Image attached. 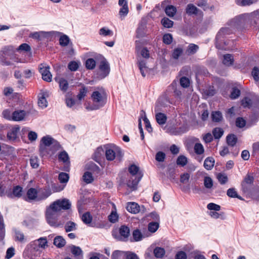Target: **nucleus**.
I'll return each mask as SVG.
<instances>
[{"label": "nucleus", "mask_w": 259, "mask_h": 259, "mask_svg": "<svg viewBox=\"0 0 259 259\" xmlns=\"http://www.w3.org/2000/svg\"><path fill=\"white\" fill-rule=\"evenodd\" d=\"M39 72L42 75V78L48 82L52 80V74L50 71V67L48 65L41 64L39 66Z\"/></svg>", "instance_id": "4468645a"}, {"label": "nucleus", "mask_w": 259, "mask_h": 259, "mask_svg": "<svg viewBox=\"0 0 259 259\" xmlns=\"http://www.w3.org/2000/svg\"><path fill=\"white\" fill-rule=\"evenodd\" d=\"M211 117L213 121L219 122L222 119V115L220 111H214L212 112Z\"/></svg>", "instance_id": "680f3d73"}, {"label": "nucleus", "mask_w": 259, "mask_h": 259, "mask_svg": "<svg viewBox=\"0 0 259 259\" xmlns=\"http://www.w3.org/2000/svg\"><path fill=\"white\" fill-rule=\"evenodd\" d=\"M35 240L41 249H45L48 246V241L46 237H40Z\"/></svg>", "instance_id": "a18cd8bd"}, {"label": "nucleus", "mask_w": 259, "mask_h": 259, "mask_svg": "<svg viewBox=\"0 0 259 259\" xmlns=\"http://www.w3.org/2000/svg\"><path fill=\"white\" fill-rule=\"evenodd\" d=\"M70 41L69 37L66 35H62L59 39V43L61 46L65 47L67 46Z\"/></svg>", "instance_id": "603ef678"}, {"label": "nucleus", "mask_w": 259, "mask_h": 259, "mask_svg": "<svg viewBox=\"0 0 259 259\" xmlns=\"http://www.w3.org/2000/svg\"><path fill=\"white\" fill-rule=\"evenodd\" d=\"M65 229L66 232L75 231L76 229V224L73 222H68L65 225Z\"/></svg>", "instance_id": "79ce46f5"}, {"label": "nucleus", "mask_w": 259, "mask_h": 259, "mask_svg": "<svg viewBox=\"0 0 259 259\" xmlns=\"http://www.w3.org/2000/svg\"><path fill=\"white\" fill-rule=\"evenodd\" d=\"M82 179L87 184L91 183L94 180L92 174L89 171H86L84 173L82 176Z\"/></svg>", "instance_id": "de8ad7c7"}, {"label": "nucleus", "mask_w": 259, "mask_h": 259, "mask_svg": "<svg viewBox=\"0 0 259 259\" xmlns=\"http://www.w3.org/2000/svg\"><path fill=\"white\" fill-rule=\"evenodd\" d=\"M104 150L101 147H98L95 151L93 155V159L97 162L99 163L101 158L104 155Z\"/></svg>", "instance_id": "bb28decb"}, {"label": "nucleus", "mask_w": 259, "mask_h": 259, "mask_svg": "<svg viewBox=\"0 0 259 259\" xmlns=\"http://www.w3.org/2000/svg\"><path fill=\"white\" fill-rule=\"evenodd\" d=\"M60 89L63 92H66L68 88V83L67 80L61 78L58 81Z\"/></svg>", "instance_id": "37998d69"}, {"label": "nucleus", "mask_w": 259, "mask_h": 259, "mask_svg": "<svg viewBox=\"0 0 259 259\" xmlns=\"http://www.w3.org/2000/svg\"><path fill=\"white\" fill-rule=\"evenodd\" d=\"M13 231L14 233V239L16 241L24 243L27 241V237L25 236L21 231L16 228L13 229Z\"/></svg>", "instance_id": "6ab92c4d"}, {"label": "nucleus", "mask_w": 259, "mask_h": 259, "mask_svg": "<svg viewBox=\"0 0 259 259\" xmlns=\"http://www.w3.org/2000/svg\"><path fill=\"white\" fill-rule=\"evenodd\" d=\"M237 138L234 134L229 135L227 137V142L229 146L233 147L237 143Z\"/></svg>", "instance_id": "58836bf2"}, {"label": "nucleus", "mask_w": 259, "mask_h": 259, "mask_svg": "<svg viewBox=\"0 0 259 259\" xmlns=\"http://www.w3.org/2000/svg\"><path fill=\"white\" fill-rule=\"evenodd\" d=\"M133 241H139L142 240L143 238L145 237V236L143 235L141 232L138 230H135L132 233Z\"/></svg>", "instance_id": "2f4dec72"}, {"label": "nucleus", "mask_w": 259, "mask_h": 259, "mask_svg": "<svg viewBox=\"0 0 259 259\" xmlns=\"http://www.w3.org/2000/svg\"><path fill=\"white\" fill-rule=\"evenodd\" d=\"M54 205H55L61 211V210L69 209L71 206V204L69 199L66 198H63L57 200L53 203Z\"/></svg>", "instance_id": "f8f14e48"}, {"label": "nucleus", "mask_w": 259, "mask_h": 259, "mask_svg": "<svg viewBox=\"0 0 259 259\" xmlns=\"http://www.w3.org/2000/svg\"><path fill=\"white\" fill-rule=\"evenodd\" d=\"M258 0H236V4L240 6H250L255 3Z\"/></svg>", "instance_id": "a19ab883"}, {"label": "nucleus", "mask_w": 259, "mask_h": 259, "mask_svg": "<svg viewBox=\"0 0 259 259\" xmlns=\"http://www.w3.org/2000/svg\"><path fill=\"white\" fill-rule=\"evenodd\" d=\"M171 104L169 99L166 96H163L159 98L156 103L155 112H158L161 110V107H166Z\"/></svg>", "instance_id": "f3484780"}, {"label": "nucleus", "mask_w": 259, "mask_h": 259, "mask_svg": "<svg viewBox=\"0 0 259 259\" xmlns=\"http://www.w3.org/2000/svg\"><path fill=\"white\" fill-rule=\"evenodd\" d=\"M51 193L50 190H45L39 196V198H37V192L35 188H30L27 192V196L25 198V200L28 202H30L34 200H41L45 199L48 198Z\"/></svg>", "instance_id": "6e6552de"}, {"label": "nucleus", "mask_w": 259, "mask_h": 259, "mask_svg": "<svg viewBox=\"0 0 259 259\" xmlns=\"http://www.w3.org/2000/svg\"><path fill=\"white\" fill-rule=\"evenodd\" d=\"M69 175L65 172H61L58 176V179L61 183H67L69 180Z\"/></svg>", "instance_id": "6e6d98bb"}, {"label": "nucleus", "mask_w": 259, "mask_h": 259, "mask_svg": "<svg viewBox=\"0 0 259 259\" xmlns=\"http://www.w3.org/2000/svg\"><path fill=\"white\" fill-rule=\"evenodd\" d=\"M15 49L12 46H5L0 52V63L4 66H11L12 62L10 61Z\"/></svg>", "instance_id": "423d86ee"}, {"label": "nucleus", "mask_w": 259, "mask_h": 259, "mask_svg": "<svg viewBox=\"0 0 259 259\" xmlns=\"http://www.w3.org/2000/svg\"><path fill=\"white\" fill-rule=\"evenodd\" d=\"M58 159L60 161H62L66 164L70 163L69 156L65 151H62L59 154Z\"/></svg>", "instance_id": "cd10ccee"}, {"label": "nucleus", "mask_w": 259, "mask_h": 259, "mask_svg": "<svg viewBox=\"0 0 259 259\" xmlns=\"http://www.w3.org/2000/svg\"><path fill=\"white\" fill-rule=\"evenodd\" d=\"M198 49V46L194 44H190L186 50V53L188 55H193L197 52Z\"/></svg>", "instance_id": "7c9ffc66"}, {"label": "nucleus", "mask_w": 259, "mask_h": 259, "mask_svg": "<svg viewBox=\"0 0 259 259\" xmlns=\"http://www.w3.org/2000/svg\"><path fill=\"white\" fill-rule=\"evenodd\" d=\"M40 142V150H41V149L42 150L43 149L42 145L45 146H49L52 144L57 143V142L53 138L48 135L43 137L41 139Z\"/></svg>", "instance_id": "aec40b11"}, {"label": "nucleus", "mask_w": 259, "mask_h": 259, "mask_svg": "<svg viewBox=\"0 0 259 259\" xmlns=\"http://www.w3.org/2000/svg\"><path fill=\"white\" fill-rule=\"evenodd\" d=\"M214 164V160L212 157H209L206 158L204 162V167L207 170H210L212 168Z\"/></svg>", "instance_id": "c85d7f7f"}, {"label": "nucleus", "mask_w": 259, "mask_h": 259, "mask_svg": "<svg viewBox=\"0 0 259 259\" xmlns=\"http://www.w3.org/2000/svg\"><path fill=\"white\" fill-rule=\"evenodd\" d=\"M234 62L233 57L231 54H226L224 56L223 63L226 66H231Z\"/></svg>", "instance_id": "e433bc0d"}, {"label": "nucleus", "mask_w": 259, "mask_h": 259, "mask_svg": "<svg viewBox=\"0 0 259 259\" xmlns=\"http://www.w3.org/2000/svg\"><path fill=\"white\" fill-rule=\"evenodd\" d=\"M3 115L5 119L8 120L20 121L25 119L28 113L24 110H16L12 111L10 109H6L3 111Z\"/></svg>", "instance_id": "7ed1b4c3"}, {"label": "nucleus", "mask_w": 259, "mask_h": 259, "mask_svg": "<svg viewBox=\"0 0 259 259\" xmlns=\"http://www.w3.org/2000/svg\"><path fill=\"white\" fill-rule=\"evenodd\" d=\"M198 9L193 4H188L186 8V12L189 15H196Z\"/></svg>", "instance_id": "c756f323"}, {"label": "nucleus", "mask_w": 259, "mask_h": 259, "mask_svg": "<svg viewBox=\"0 0 259 259\" xmlns=\"http://www.w3.org/2000/svg\"><path fill=\"white\" fill-rule=\"evenodd\" d=\"M217 178L221 184H225L228 181V177L225 174L219 173L217 175Z\"/></svg>", "instance_id": "e2e57ef3"}, {"label": "nucleus", "mask_w": 259, "mask_h": 259, "mask_svg": "<svg viewBox=\"0 0 259 259\" xmlns=\"http://www.w3.org/2000/svg\"><path fill=\"white\" fill-rule=\"evenodd\" d=\"M165 12L168 16L172 17L177 12V9L172 5H168L165 8Z\"/></svg>", "instance_id": "72a5a7b5"}, {"label": "nucleus", "mask_w": 259, "mask_h": 259, "mask_svg": "<svg viewBox=\"0 0 259 259\" xmlns=\"http://www.w3.org/2000/svg\"><path fill=\"white\" fill-rule=\"evenodd\" d=\"M183 53V49L182 48L178 47L175 48L172 52L171 58L177 60L182 55Z\"/></svg>", "instance_id": "f704fd0d"}, {"label": "nucleus", "mask_w": 259, "mask_h": 259, "mask_svg": "<svg viewBox=\"0 0 259 259\" xmlns=\"http://www.w3.org/2000/svg\"><path fill=\"white\" fill-rule=\"evenodd\" d=\"M65 243V239L61 236H57L54 240V244L59 248L64 246Z\"/></svg>", "instance_id": "c9c22d12"}, {"label": "nucleus", "mask_w": 259, "mask_h": 259, "mask_svg": "<svg viewBox=\"0 0 259 259\" xmlns=\"http://www.w3.org/2000/svg\"><path fill=\"white\" fill-rule=\"evenodd\" d=\"M128 171L132 177L127 181V186L132 190H135L143 175L139 172V167L135 164H132L128 167Z\"/></svg>", "instance_id": "20e7f679"}, {"label": "nucleus", "mask_w": 259, "mask_h": 259, "mask_svg": "<svg viewBox=\"0 0 259 259\" xmlns=\"http://www.w3.org/2000/svg\"><path fill=\"white\" fill-rule=\"evenodd\" d=\"M252 75L255 81L259 80V67H254L252 70Z\"/></svg>", "instance_id": "774afa93"}, {"label": "nucleus", "mask_w": 259, "mask_h": 259, "mask_svg": "<svg viewBox=\"0 0 259 259\" xmlns=\"http://www.w3.org/2000/svg\"><path fill=\"white\" fill-rule=\"evenodd\" d=\"M161 24L165 28H171L174 25V22L167 18L164 17L161 20Z\"/></svg>", "instance_id": "5fc2aeb1"}, {"label": "nucleus", "mask_w": 259, "mask_h": 259, "mask_svg": "<svg viewBox=\"0 0 259 259\" xmlns=\"http://www.w3.org/2000/svg\"><path fill=\"white\" fill-rule=\"evenodd\" d=\"M72 253L75 256H79L82 255V251L79 247L73 245L71 248Z\"/></svg>", "instance_id": "0e129e2a"}, {"label": "nucleus", "mask_w": 259, "mask_h": 259, "mask_svg": "<svg viewBox=\"0 0 259 259\" xmlns=\"http://www.w3.org/2000/svg\"><path fill=\"white\" fill-rule=\"evenodd\" d=\"M99 33L103 36H112L113 32L112 30L106 27H103L99 30Z\"/></svg>", "instance_id": "ea45409f"}, {"label": "nucleus", "mask_w": 259, "mask_h": 259, "mask_svg": "<svg viewBox=\"0 0 259 259\" xmlns=\"http://www.w3.org/2000/svg\"><path fill=\"white\" fill-rule=\"evenodd\" d=\"M79 64V62L72 61L68 63V68L71 71H75L78 69Z\"/></svg>", "instance_id": "4d7b16f0"}, {"label": "nucleus", "mask_w": 259, "mask_h": 259, "mask_svg": "<svg viewBox=\"0 0 259 259\" xmlns=\"http://www.w3.org/2000/svg\"><path fill=\"white\" fill-rule=\"evenodd\" d=\"M154 254L157 258L162 257L165 254V250L161 247H156L154 250Z\"/></svg>", "instance_id": "864d4df0"}, {"label": "nucleus", "mask_w": 259, "mask_h": 259, "mask_svg": "<svg viewBox=\"0 0 259 259\" xmlns=\"http://www.w3.org/2000/svg\"><path fill=\"white\" fill-rule=\"evenodd\" d=\"M87 92V89L84 86L82 87V88L79 90V92L77 96L78 99L80 101L83 99L86 96Z\"/></svg>", "instance_id": "338daca9"}, {"label": "nucleus", "mask_w": 259, "mask_h": 259, "mask_svg": "<svg viewBox=\"0 0 259 259\" xmlns=\"http://www.w3.org/2000/svg\"><path fill=\"white\" fill-rule=\"evenodd\" d=\"M22 195V188L19 186L14 187L12 193H9L7 196L9 198H20Z\"/></svg>", "instance_id": "412c9836"}, {"label": "nucleus", "mask_w": 259, "mask_h": 259, "mask_svg": "<svg viewBox=\"0 0 259 259\" xmlns=\"http://www.w3.org/2000/svg\"><path fill=\"white\" fill-rule=\"evenodd\" d=\"M19 130L20 127L18 125L13 127L7 134L8 139L10 140H15L17 138Z\"/></svg>", "instance_id": "4be33fe9"}, {"label": "nucleus", "mask_w": 259, "mask_h": 259, "mask_svg": "<svg viewBox=\"0 0 259 259\" xmlns=\"http://www.w3.org/2000/svg\"><path fill=\"white\" fill-rule=\"evenodd\" d=\"M30 164L33 168H36L39 166L38 159L36 156H32L30 158Z\"/></svg>", "instance_id": "69168bd1"}, {"label": "nucleus", "mask_w": 259, "mask_h": 259, "mask_svg": "<svg viewBox=\"0 0 259 259\" xmlns=\"http://www.w3.org/2000/svg\"><path fill=\"white\" fill-rule=\"evenodd\" d=\"M159 226V222H151L148 224V230L151 233H154L157 230Z\"/></svg>", "instance_id": "09e8293b"}, {"label": "nucleus", "mask_w": 259, "mask_h": 259, "mask_svg": "<svg viewBox=\"0 0 259 259\" xmlns=\"http://www.w3.org/2000/svg\"><path fill=\"white\" fill-rule=\"evenodd\" d=\"M247 13H244L236 16L230 21V25L235 28H242L248 24Z\"/></svg>", "instance_id": "9d476101"}, {"label": "nucleus", "mask_w": 259, "mask_h": 259, "mask_svg": "<svg viewBox=\"0 0 259 259\" xmlns=\"http://www.w3.org/2000/svg\"><path fill=\"white\" fill-rule=\"evenodd\" d=\"M229 33L230 29L228 28H222L220 30L215 37V46L217 48L222 50L229 49V47H226L229 42L227 44L226 42L224 41V35L228 34Z\"/></svg>", "instance_id": "0eeeda50"}, {"label": "nucleus", "mask_w": 259, "mask_h": 259, "mask_svg": "<svg viewBox=\"0 0 259 259\" xmlns=\"http://www.w3.org/2000/svg\"><path fill=\"white\" fill-rule=\"evenodd\" d=\"M188 163L187 158L184 155H180L177 160V164L182 166H184Z\"/></svg>", "instance_id": "3c124183"}, {"label": "nucleus", "mask_w": 259, "mask_h": 259, "mask_svg": "<svg viewBox=\"0 0 259 259\" xmlns=\"http://www.w3.org/2000/svg\"><path fill=\"white\" fill-rule=\"evenodd\" d=\"M155 115L156 121L160 125H163L166 123L167 120L166 115L162 113L158 112Z\"/></svg>", "instance_id": "a878e982"}, {"label": "nucleus", "mask_w": 259, "mask_h": 259, "mask_svg": "<svg viewBox=\"0 0 259 259\" xmlns=\"http://www.w3.org/2000/svg\"><path fill=\"white\" fill-rule=\"evenodd\" d=\"M228 196L232 198H237L240 200L242 199L241 197L238 195L237 192L234 188H230L227 190V193Z\"/></svg>", "instance_id": "13d9d810"}, {"label": "nucleus", "mask_w": 259, "mask_h": 259, "mask_svg": "<svg viewBox=\"0 0 259 259\" xmlns=\"http://www.w3.org/2000/svg\"><path fill=\"white\" fill-rule=\"evenodd\" d=\"M248 23L251 26L256 27L258 22L259 13L258 10L247 13Z\"/></svg>", "instance_id": "2eb2a0df"}, {"label": "nucleus", "mask_w": 259, "mask_h": 259, "mask_svg": "<svg viewBox=\"0 0 259 259\" xmlns=\"http://www.w3.org/2000/svg\"><path fill=\"white\" fill-rule=\"evenodd\" d=\"M118 5L121 7L119 15L121 20H123L128 13L129 10L126 0H119Z\"/></svg>", "instance_id": "ddd939ff"}, {"label": "nucleus", "mask_w": 259, "mask_h": 259, "mask_svg": "<svg viewBox=\"0 0 259 259\" xmlns=\"http://www.w3.org/2000/svg\"><path fill=\"white\" fill-rule=\"evenodd\" d=\"M85 67L89 70H92L95 68L96 63L95 60L93 58L88 59L85 61Z\"/></svg>", "instance_id": "49530a36"}, {"label": "nucleus", "mask_w": 259, "mask_h": 259, "mask_svg": "<svg viewBox=\"0 0 259 259\" xmlns=\"http://www.w3.org/2000/svg\"><path fill=\"white\" fill-rule=\"evenodd\" d=\"M126 209L130 212L137 213L140 211V206L136 202H128L127 204Z\"/></svg>", "instance_id": "5701e85b"}, {"label": "nucleus", "mask_w": 259, "mask_h": 259, "mask_svg": "<svg viewBox=\"0 0 259 259\" xmlns=\"http://www.w3.org/2000/svg\"><path fill=\"white\" fill-rule=\"evenodd\" d=\"M99 69L101 78L107 76L110 72V66L108 62L105 60L101 61L99 65Z\"/></svg>", "instance_id": "dca6fc26"}, {"label": "nucleus", "mask_w": 259, "mask_h": 259, "mask_svg": "<svg viewBox=\"0 0 259 259\" xmlns=\"http://www.w3.org/2000/svg\"><path fill=\"white\" fill-rule=\"evenodd\" d=\"M81 220L84 224L90 226L92 222V217L90 212H87L82 214Z\"/></svg>", "instance_id": "4c0bfd02"}, {"label": "nucleus", "mask_w": 259, "mask_h": 259, "mask_svg": "<svg viewBox=\"0 0 259 259\" xmlns=\"http://www.w3.org/2000/svg\"><path fill=\"white\" fill-rule=\"evenodd\" d=\"M41 249L35 242V240L30 242L27 245L23 255L29 259H35L41 252Z\"/></svg>", "instance_id": "39448f33"}, {"label": "nucleus", "mask_w": 259, "mask_h": 259, "mask_svg": "<svg viewBox=\"0 0 259 259\" xmlns=\"http://www.w3.org/2000/svg\"><path fill=\"white\" fill-rule=\"evenodd\" d=\"M194 150L195 153L199 155L203 154L204 152V149L203 145L199 143H197L195 144Z\"/></svg>", "instance_id": "c03bdc74"}, {"label": "nucleus", "mask_w": 259, "mask_h": 259, "mask_svg": "<svg viewBox=\"0 0 259 259\" xmlns=\"http://www.w3.org/2000/svg\"><path fill=\"white\" fill-rule=\"evenodd\" d=\"M119 233L122 237L126 239L130 235V229L126 226H121L119 229Z\"/></svg>", "instance_id": "473e14b6"}, {"label": "nucleus", "mask_w": 259, "mask_h": 259, "mask_svg": "<svg viewBox=\"0 0 259 259\" xmlns=\"http://www.w3.org/2000/svg\"><path fill=\"white\" fill-rule=\"evenodd\" d=\"M123 154L120 148L115 147L114 149L109 148L106 149L105 152L106 158L108 160L112 161L114 159L119 161H121Z\"/></svg>", "instance_id": "1a4fd4ad"}, {"label": "nucleus", "mask_w": 259, "mask_h": 259, "mask_svg": "<svg viewBox=\"0 0 259 259\" xmlns=\"http://www.w3.org/2000/svg\"><path fill=\"white\" fill-rule=\"evenodd\" d=\"M55 32L54 31H40L38 32H32L29 34V37L38 41H41L45 39H49L52 36Z\"/></svg>", "instance_id": "9b49d317"}, {"label": "nucleus", "mask_w": 259, "mask_h": 259, "mask_svg": "<svg viewBox=\"0 0 259 259\" xmlns=\"http://www.w3.org/2000/svg\"><path fill=\"white\" fill-rule=\"evenodd\" d=\"M60 213V210L53 203H52L46 211V219L48 223L51 226L58 227L60 224L58 222V217Z\"/></svg>", "instance_id": "f03ea898"}, {"label": "nucleus", "mask_w": 259, "mask_h": 259, "mask_svg": "<svg viewBox=\"0 0 259 259\" xmlns=\"http://www.w3.org/2000/svg\"><path fill=\"white\" fill-rule=\"evenodd\" d=\"M187 131V130L185 126L178 128L174 126H171L166 128V132L171 135H181Z\"/></svg>", "instance_id": "a211bd4d"}, {"label": "nucleus", "mask_w": 259, "mask_h": 259, "mask_svg": "<svg viewBox=\"0 0 259 259\" xmlns=\"http://www.w3.org/2000/svg\"><path fill=\"white\" fill-rule=\"evenodd\" d=\"M46 95V93H42V94L38 96V105L42 109L45 108L48 106Z\"/></svg>", "instance_id": "b1692460"}, {"label": "nucleus", "mask_w": 259, "mask_h": 259, "mask_svg": "<svg viewBox=\"0 0 259 259\" xmlns=\"http://www.w3.org/2000/svg\"><path fill=\"white\" fill-rule=\"evenodd\" d=\"M254 178L253 176L247 175L244 181L242 183V187L244 192L247 191V189L246 187V185H251L253 183Z\"/></svg>", "instance_id": "393cba45"}, {"label": "nucleus", "mask_w": 259, "mask_h": 259, "mask_svg": "<svg viewBox=\"0 0 259 259\" xmlns=\"http://www.w3.org/2000/svg\"><path fill=\"white\" fill-rule=\"evenodd\" d=\"M204 185L207 189H210L213 186V181L209 177H205L204 178Z\"/></svg>", "instance_id": "052dcab7"}, {"label": "nucleus", "mask_w": 259, "mask_h": 259, "mask_svg": "<svg viewBox=\"0 0 259 259\" xmlns=\"http://www.w3.org/2000/svg\"><path fill=\"white\" fill-rule=\"evenodd\" d=\"M93 104L86 107L89 110H98L103 107L107 102V94L105 90L101 88L93 92L91 95Z\"/></svg>", "instance_id": "f257e3e1"}, {"label": "nucleus", "mask_w": 259, "mask_h": 259, "mask_svg": "<svg viewBox=\"0 0 259 259\" xmlns=\"http://www.w3.org/2000/svg\"><path fill=\"white\" fill-rule=\"evenodd\" d=\"M223 130L219 127H216L212 131V134L215 139H220L223 135Z\"/></svg>", "instance_id": "bf43d9fd"}, {"label": "nucleus", "mask_w": 259, "mask_h": 259, "mask_svg": "<svg viewBox=\"0 0 259 259\" xmlns=\"http://www.w3.org/2000/svg\"><path fill=\"white\" fill-rule=\"evenodd\" d=\"M240 95V90L237 87H235L232 88L230 97L231 99H235L239 97Z\"/></svg>", "instance_id": "8fccbe9b"}]
</instances>
